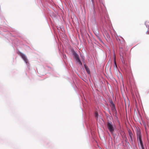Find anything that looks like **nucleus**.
<instances>
[{
    "label": "nucleus",
    "mask_w": 149,
    "mask_h": 149,
    "mask_svg": "<svg viewBox=\"0 0 149 149\" xmlns=\"http://www.w3.org/2000/svg\"><path fill=\"white\" fill-rule=\"evenodd\" d=\"M138 145L139 147L142 149H143V146L141 140V133L140 130H138L136 132Z\"/></svg>",
    "instance_id": "obj_1"
},
{
    "label": "nucleus",
    "mask_w": 149,
    "mask_h": 149,
    "mask_svg": "<svg viewBox=\"0 0 149 149\" xmlns=\"http://www.w3.org/2000/svg\"><path fill=\"white\" fill-rule=\"evenodd\" d=\"M107 128L110 132L113 134L114 132L115 126H113L111 122H108L107 124Z\"/></svg>",
    "instance_id": "obj_2"
},
{
    "label": "nucleus",
    "mask_w": 149,
    "mask_h": 149,
    "mask_svg": "<svg viewBox=\"0 0 149 149\" xmlns=\"http://www.w3.org/2000/svg\"><path fill=\"white\" fill-rule=\"evenodd\" d=\"M73 54L74 55V58L75 59L77 63H78L81 65H82V63L79 58L78 55L74 51H73Z\"/></svg>",
    "instance_id": "obj_3"
},
{
    "label": "nucleus",
    "mask_w": 149,
    "mask_h": 149,
    "mask_svg": "<svg viewBox=\"0 0 149 149\" xmlns=\"http://www.w3.org/2000/svg\"><path fill=\"white\" fill-rule=\"evenodd\" d=\"M129 135L130 136L129 139L131 142H133V134L130 131H129Z\"/></svg>",
    "instance_id": "obj_4"
},
{
    "label": "nucleus",
    "mask_w": 149,
    "mask_h": 149,
    "mask_svg": "<svg viewBox=\"0 0 149 149\" xmlns=\"http://www.w3.org/2000/svg\"><path fill=\"white\" fill-rule=\"evenodd\" d=\"M20 56H21L22 57L23 59L26 63H27L28 62V60L26 56L22 53L20 54Z\"/></svg>",
    "instance_id": "obj_5"
},
{
    "label": "nucleus",
    "mask_w": 149,
    "mask_h": 149,
    "mask_svg": "<svg viewBox=\"0 0 149 149\" xmlns=\"http://www.w3.org/2000/svg\"><path fill=\"white\" fill-rule=\"evenodd\" d=\"M86 70L88 74H89L90 73V71L89 69L88 68L86 67Z\"/></svg>",
    "instance_id": "obj_6"
},
{
    "label": "nucleus",
    "mask_w": 149,
    "mask_h": 149,
    "mask_svg": "<svg viewBox=\"0 0 149 149\" xmlns=\"http://www.w3.org/2000/svg\"><path fill=\"white\" fill-rule=\"evenodd\" d=\"M111 106H112L113 107H114V104H113V102L112 101H111Z\"/></svg>",
    "instance_id": "obj_7"
},
{
    "label": "nucleus",
    "mask_w": 149,
    "mask_h": 149,
    "mask_svg": "<svg viewBox=\"0 0 149 149\" xmlns=\"http://www.w3.org/2000/svg\"><path fill=\"white\" fill-rule=\"evenodd\" d=\"M98 116V113H96L95 114V116L96 117H97Z\"/></svg>",
    "instance_id": "obj_8"
},
{
    "label": "nucleus",
    "mask_w": 149,
    "mask_h": 149,
    "mask_svg": "<svg viewBox=\"0 0 149 149\" xmlns=\"http://www.w3.org/2000/svg\"><path fill=\"white\" fill-rule=\"evenodd\" d=\"M81 56V57L82 58V59H83H83H84V58H83V56Z\"/></svg>",
    "instance_id": "obj_9"
},
{
    "label": "nucleus",
    "mask_w": 149,
    "mask_h": 149,
    "mask_svg": "<svg viewBox=\"0 0 149 149\" xmlns=\"http://www.w3.org/2000/svg\"><path fill=\"white\" fill-rule=\"evenodd\" d=\"M148 34H149V31L148 32Z\"/></svg>",
    "instance_id": "obj_10"
},
{
    "label": "nucleus",
    "mask_w": 149,
    "mask_h": 149,
    "mask_svg": "<svg viewBox=\"0 0 149 149\" xmlns=\"http://www.w3.org/2000/svg\"><path fill=\"white\" fill-rule=\"evenodd\" d=\"M65 56H64V58L65 57Z\"/></svg>",
    "instance_id": "obj_11"
},
{
    "label": "nucleus",
    "mask_w": 149,
    "mask_h": 149,
    "mask_svg": "<svg viewBox=\"0 0 149 149\" xmlns=\"http://www.w3.org/2000/svg\"><path fill=\"white\" fill-rule=\"evenodd\" d=\"M65 56H64V58L65 57Z\"/></svg>",
    "instance_id": "obj_12"
},
{
    "label": "nucleus",
    "mask_w": 149,
    "mask_h": 149,
    "mask_svg": "<svg viewBox=\"0 0 149 149\" xmlns=\"http://www.w3.org/2000/svg\"><path fill=\"white\" fill-rule=\"evenodd\" d=\"M65 56H64V58L65 57Z\"/></svg>",
    "instance_id": "obj_13"
}]
</instances>
